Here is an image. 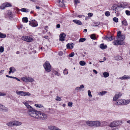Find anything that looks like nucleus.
<instances>
[{
  "instance_id": "nucleus-42",
  "label": "nucleus",
  "mask_w": 130,
  "mask_h": 130,
  "mask_svg": "<svg viewBox=\"0 0 130 130\" xmlns=\"http://www.w3.org/2000/svg\"><path fill=\"white\" fill-rule=\"evenodd\" d=\"M105 15L107 17H108L110 15V12L108 11H107L105 13Z\"/></svg>"
},
{
  "instance_id": "nucleus-5",
  "label": "nucleus",
  "mask_w": 130,
  "mask_h": 130,
  "mask_svg": "<svg viewBox=\"0 0 130 130\" xmlns=\"http://www.w3.org/2000/svg\"><path fill=\"white\" fill-rule=\"evenodd\" d=\"M21 79L26 83L31 82L34 81L33 78L28 76H25L22 77Z\"/></svg>"
},
{
  "instance_id": "nucleus-34",
  "label": "nucleus",
  "mask_w": 130,
  "mask_h": 130,
  "mask_svg": "<svg viewBox=\"0 0 130 130\" xmlns=\"http://www.w3.org/2000/svg\"><path fill=\"white\" fill-rule=\"evenodd\" d=\"M90 38L92 39L95 40L96 39L95 36L94 34H91L90 35Z\"/></svg>"
},
{
  "instance_id": "nucleus-6",
  "label": "nucleus",
  "mask_w": 130,
  "mask_h": 130,
  "mask_svg": "<svg viewBox=\"0 0 130 130\" xmlns=\"http://www.w3.org/2000/svg\"><path fill=\"white\" fill-rule=\"evenodd\" d=\"M44 67L46 71L49 72L51 71V66L48 62H45V64L44 65Z\"/></svg>"
},
{
  "instance_id": "nucleus-62",
  "label": "nucleus",
  "mask_w": 130,
  "mask_h": 130,
  "mask_svg": "<svg viewBox=\"0 0 130 130\" xmlns=\"http://www.w3.org/2000/svg\"><path fill=\"white\" fill-rule=\"evenodd\" d=\"M6 76L7 77H9V78H13V76H9L8 75H6Z\"/></svg>"
},
{
  "instance_id": "nucleus-28",
  "label": "nucleus",
  "mask_w": 130,
  "mask_h": 130,
  "mask_svg": "<svg viewBox=\"0 0 130 130\" xmlns=\"http://www.w3.org/2000/svg\"><path fill=\"white\" fill-rule=\"evenodd\" d=\"M35 106L39 108H44V106L41 104H35Z\"/></svg>"
},
{
  "instance_id": "nucleus-48",
  "label": "nucleus",
  "mask_w": 130,
  "mask_h": 130,
  "mask_svg": "<svg viewBox=\"0 0 130 130\" xmlns=\"http://www.w3.org/2000/svg\"><path fill=\"white\" fill-rule=\"evenodd\" d=\"M63 73L64 74H68V72L67 71V69H65L63 71Z\"/></svg>"
},
{
  "instance_id": "nucleus-47",
  "label": "nucleus",
  "mask_w": 130,
  "mask_h": 130,
  "mask_svg": "<svg viewBox=\"0 0 130 130\" xmlns=\"http://www.w3.org/2000/svg\"><path fill=\"white\" fill-rule=\"evenodd\" d=\"M86 40V39L85 38H81L79 39V41L80 42H83Z\"/></svg>"
},
{
  "instance_id": "nucleus-30",
  "label": "nucleus",
  "mask_w": 130,
  "mask_h": 130,
  "mask_svg": "<svg viewBox=\"0 0 130 130\" xmlns=\"http://www.w3.org/2000/svg\"><path fill=\"white\" fill-rule=\"evenodd\" d=\"M103 75L104 77L106 78L108 77L109 75V73L107 72H105L103 73Z\"/></svg>"
},
{
  "instance_id": "nucleus-19",
  "label": "nucleus",
  "mask_w": 130,
  "mask_h": 130,
  "mask_svg": "<svg viewBox=\"0 0 130 130\" xmlns=\"http://www.w3.org/2000/svg\"><path fill=\"white\" fill-rule=\"evenodd\" d=\"M84 86L83 85H81L80 87H77L75 89V90L77 91H80L83 88Z\"/></svg>"
},
{
  "instance_id": "nucleus-25",
  "label": "nucleus",
  "mask_w": 130,
  "mask_h": 130,
  "mask_svg": "<svg viewBox=\"0 0 130 130\" xmlns=\"http://www.w3.org/2000/svg\"><path fill=\"white\" fill-rule=\"evenodd\" d=\"M67 48L68 49H72L73 47V44H72L68 43L67 45Z\"/></svg>"
},
{
  "instance_id": "nucleus-40",
  "label": "nucleus",
  "mask_w": 130,
  "mask_h": 130,
  "mask_svg": "<svg viewBox=\"0 0 130 130\" xmlns=\"http://www.w3.org/2000/svg\"><path fill=\"white\" fill-rule=\"evenodd\" d=\"M106 93H107V92H106V91H102L99 93L98 94L99 95H100L102 96V95H103L105 94Z\"/></svg>"
},
{
  "instance_id": "nucleus-53",
  "label": "nucleus",
  "mask_w": 130,
  "mask_h": 130,
  "mask_svg": "<svg viewBox=\"0 0 130 130\" xmlns=\"http://www.w3.org/2000/svg\"><path fill=\"white\" fill-rule=\"evenodd\" d=\"M125 13L127 15H130V11L128 10H126L125 11Z\"/></svg>"
},
{
  "instance_id": "nucleus-50",
  "label": "nucleus",
  "mask_w": 130,
  "mask_h": 130,
  "mask_svg": "<svg viewBox=\"0 0 130 130\" xmlns=\"http://www.w3.org/2000/svg\"><path fill=\"white\" fill-rule=\"evenodd\" d=\"M4 51V47L2 46H0V52L3 53Z\"/></svg>"
},
{
  "instance_id": "nucleus-39",
  "label": "nucleus",
  "mask_w": 130,
  "mask_h": 130,
  "mask_svg": "<svg viewBox=\"0 0 130 130\" xmlns=\"http://www.w3.org/2000/svg\"><path fill=\"white\" fill-rule=\"evenodd\" d=\"M115 13H116V16L118 17L120 15L119 10L118 9L117 10H115Z\"/></svg>"
},
{
  "instance_id": "nucleus-29",
  "label": "nucleus",
  "mask_w": 130,
  "mask_h": 130,
  "mask_svg": "<svg viewBox=\"0 0 130 130\" xmlns=\"http://www.w3.org/2000/svg\"><path fill=\"white\" fill-rule=\"evenodd\" d=\"M100 48L102 49L106 48L107 47V46L106 45H104V44H101L100 45Z\"/></svg>"
},
{
  "instance_id": "nucleus-12",
  "label": "nucleus",
  "mask_w": 130,
  "mask_h": 130,
  "mask_svg": "<svg viewBox=\"0 0 130 130\" xmlns=\"http://www.w3.org/2000/svg\"><path fill=\"white\" fill-rule=\"evenodd\" d=\"M0 110L2 111H6L8 110V109L4 106L0 104Z\"/></svg>"
},
{
  "instance_id": "nucleus-49",
  "label": "nucleus",
  "mask_w": 130,
  "mask_h": 130,
  "mask_svg": "<svg viewBox=\"0 0 130 130\" xmlns=\"http://www.w3.org/2000/svg\"><path fill=\"white\" fill-rule=\"evenodd\" d=\"M113 20L115 22L117 23L118 22V19L116 17H114L113 18Z\"/></svg>"
},
{
  "instance_id": "nucleus-3",
  "label": "nucleus",
  "mask_w": 130,
  "mask_h": 130,
  "mask_svg": "<svg viewBox=\"0 0 130 130\" xmlns=\"http://www.w3.org/2000/svg\"><path fill=\"white\" fill-rule=\"evenodd\" d=\"M16 93L18 95L21 96H30L31 94L28 92H25L22 91H19L17 90L16 91Z\"/></svg>"
},
{
  "instance_id": "nucleus-44",
  "label": "nucleus",
  "mask_w": 130,
  "mask_h": 130,
  "mask_svg": "<svg viewBox=\"0 0 130 130\" xmlns=\"http://www.w3.org/2000/svg\"><path fill=\"white\" fill-rule=\"evenodd\" d=\"M5 7L6 6L5 3L3 4L0 6L1 9H4Z\"/></svg>"
},
{
  "instance_id": "nucleus-18",
  "label": "nucleus",
  "mask_w": 130,
  "mask_h": 130,
  "mask_svg": "<svg viewBox=\"0 0 130 130\" xmlns=\"http://www.w3.org/2000/svg\"><path fill=\"white\" fill-rule=\"evenodd\" d=\"M9 74H10L11 73H13L16 71V70L15 68L13 67H11L9 68Z\"/></svg>"
},
{
  "instance_id": "nucleus-31",
  "label": "nucleus",
  "mask_w": 130,
  "mask_h": 130,
  "mask_svg": "<svg viewBox=\"0 0 130 130\" xmlns=\"http://www.w3.org/2000/svg\"><path fill=\"white\" fill-rule=\"evenodd\" d=\"M79 63L81 66H84L86 64L85 62L84 61H80L79 62Z\"/></svg>"
},
{
  "instance_id": "nucleus-33",
  "label": "nucleus",
  "mask_w": 130,
  "mask_h": 130,
  "mask_svg": "<svg viewBox=\"0 0 130 130\" xmlns=\"http://www.w3.org/2000/svg\"><path fill=\"white\" fill-rule=\"evenodd\" d=\"M21 11L23 12H28L29 10L27 9L26 8H22L20 10Z\"/></svg>"
},
{
  "instance_id": "nucleus-24",
  "label": "nucleus",
  "mask_w": 130,
  "mask_h": 130,
  "mask_svg": "<svg viewBox=\"0 0 130 130\" xmlns=\"http://www.w3.org/2000/svg\"><path fill=\"white\" fill-rule=\"evenodd\" d=\"M58 4L60 6H63L64 5L63 0H59Z\"/></svg>"
},
{
  "instance_id": "nucleus-46",
  "label": "nucleus",
  "mask_w": 130,
  "mask_h": 130,
  "mask_svg": "<svg viewBox=\"0 0 130 130\" xmlns=\"http://www.w3.org/2000/svg\"><path fill=\"white\" fill-rule=\"evenodd\" d=\"M74 2L75 4L77 5L80 3V0H74Z\"/></svg>"
},
{
  "instance_id": "nucleus-56",
  "label": "nucleus",
  "mask_w": 130,
  "mask_h": 130,
  "mask_svg": "<svg viewBox=\"0 0 130 130\" xmlns=\"http://www.w3.org/2000/svg\"><path fill=\"white\" fill-rule=\"evenodd\" d=\"M95 24V25H94L95 26H96L98 25H99L100 24V22H95L94 23Z\"/></svg>"
},
{
  "instance_id": "nucleus-2",
  "label": "nucleus",
  "mask_w": 130,
  "mask_h": 130,
  "mask_svg": "<svg viewBox=\"0 0 130 130\" xmlns=\"http://www.w3.org/2000/svg\"><path fill=\"white\" fill-rule=\"evenodd\" d=\"M37 119L41 120L46 119L47 118V115L45 113L38 111Z\"/></svg>"
},
{
  "instance_id": "nucleus-43",
  "label": "nucleus",
  "mask_w": 130,
  "mask_h": 130,
  "mask_svg": "<svg viewBox=\"0 0 130 130\" xmlns=\"http://www.w3.org/2000/svg\"><path fill=\"white\" fill-rule=\"evenodd\" d=\"M88 93L89 97L90 98L92 97V95L91 94V91L90 90H88Z\"/></svg>"
},
{
  "instance_id": "nucleus-61",
  "label": "nucleus",
  "mask_w": 130,
  "mask_h": 130,
  "mask_svg": "<svg viewBox=\"0 0 130 130\" xmlns=\"http://www.w3.org/2000/svg\"><path fill=\"white\" fill-rule=\"evenodd\" d=\"M4 70H1L0 72V75H2V74L4 73Z\"/></svg>"
},
{
  "instance_id": "nucleus-21",
  "label": "nucleus",
  "mask_w": 130,
  "mask_h": 130,
  "mask_svg": "<svg viewBox=\"0 0 130 130\" xmlns=\"http://www.w3.org/2000/svg\"><path fill=\"white\" fill-rule=\"evenodd\" d=\"M73 22L76 24L80 25H82L83 24L79 20H73Z\"/></svg>"
},
{
  "instance_id": "nucleus-32",
  "label": "nucleus",
  "mask_w": 130,
  "mask_h": 130,
  "mask_svg": "<svg viewBox=\"0 0 130 130\" xmlns=\"http://www.w3.org/2000/svg\"><path fill=\"white\" fill-rule=\"evenodd\" d=\"M23 21L26 23H27L28 21V18L27 17H24L22 18Z\"/></svg>"
},
{
  "instance_id": "nucleus-55",
  "label": "nucleus",
  "mask_w": 130,
  "mask_h": 130,
  "mask_svg": "<svg viewBox=\"0 0 130 130\" xmlns=\"http://www.w3.org/2000/svg\"><path fill=\"white\" fill-rule=\"evenodd\" d=\"M73 103L72 102H69L68 103V106L70 107H72V106Z\"/></svg>"
},
{
  "instance_id": "nucleus-10",
  "label": "nucleus",
  "mask_w": 130,
  "mask_h": 130,
  "mask_svg": "<svg viewBox=\"0 0 130 130\" xmlns=\"http://www.w3.org/2000/svg\"><path fill=\"white\" fill-rule=\"evenodd\" d=\"M101 123L100 121L98 120L93 121V126H94L97 127L100 126Z\"/></svg>"
},
{
  "instance_id": "nucleus-52",
  "label": "nucleus",
  "mask_w": 130,
  "mask_h": 130,
  "mask_svg": "<svg viewBox=\"0 0 130 130\" xmlns=\"http://www.w3.org/2000/svg\"><path fill=\"white\" fill-rule=\"evenodd\" d=\"M56 100L57 101H60L61 100V98L58 96H57Z\"/></svg>"
},
{
  "instance_id": "nucleus-23",
  "label": "nucleus",
  "mask_w": 130,
  "mask_h": 130,
  "mask_svg": "<svg viewBox=\"0 0 130 130\" xmlns=\"http://www.w3.org/2000/svg\"><path fill=\"white\" fill-rule=\"evenodd\" d=\"M23 103L25 105L26 107L28 109V110L32 107L31 106L28 105V103L26 102H23Z\"/></svg>"
},
{
  "instance_id": "nucleus-15",
  "label": "nucleus",
  "mask_w": 130,
  "mask_h": 130,
  "mask_svg": "<svg viewBox=\"0 0 130 130\" xmlns=\"http://www.w3.org/2000/svg\"><path fill=\"white\" fill-rule=\"evenodd\" d=\"M124 100H119L117 101L116 103V105H123V103L124 101Z\"/></svg>"
},
{
  "instance_id": "nucleus-45",
  "label": "nucleus",
  "mask_w": 130,
  "mask_h": 130,
  "mask_svg": "<svg viewBox=\"0 0 130 130\" xmlns=\"http://www.w3.org/2000/svg\"><path fill=\"white\" fill-rule=\"evenodd\" d=\"M7 14L9 15V17H12V13L11 11H8Z\"/></svg>"
},
{
  "instance_id": "nucleus-51",
  "label": "nucleus",
  "mask_w": 130,
  "mask_h": 130,
  "mask_svg": "<svg viewBox=\"0 0 130 130\" xmlns=\"http://www.w3.org/2000/svg\"><path fill=\"white\" fill-rule=\"evenodd\" d=\"M6 93L0 92V96H5L6 95Z\"/></svg>"
},
{
  "instance_id": "nucleus-11",
  "label": "nucleus",
  "mask_w": 130,
  "mask_h": 130,
  "mask_svg": "<svg viewBox=\"0 0 130 130\" xmlns=\"http://www.w3.org/2000/svg\"><path fill=\"white\" fill-rule=\"evenodd\" d=\"M66 36V35L64 33H62L60 34L59 35V40L61 41H64Z\"/></svg>"
},
{
  "instance_id": "nucleus-20",
  "label": "nucleus",
  "mask_w": 130,
  "mask_h": 130,
  "mask_svg": "<svg viewBox=\"0 0 130 130\" xmlns=\"http://www.w3.org/2000/svg\"><path fill=\"white\" fill-rule=\"evenodd\" d=\"M117 125L116 121H113L110 123L109 126L110 127H113L117 126Z\"/></svg>"
},
{
  "instance_id": "nucleus-60",
  "label": "nucleus",
  "mask_w": 130,
  "mask_h": 130,
  "mask_svg": "<svg viewBox=\"0 0 130 130\" xmlns=\"http://www.w3.org/2000/svg\"><path fill=\"white\" fill-rule=\"evenodd\" d=\"M63 54V53L62 51L60 52L59 53V55L60 56H61Z\"/></svg>"
},
{
  "instance_id": "nucleus-54",
  "label": "nucleus",
  "mask_w": 130,
  "mask_h": 130,
  "mask_svg": "<svg viewBox=\"0 0 130 130\" xmlns=\"http://www.w3.org/2000/svg\"><path fill=\"white\" fill-rule=\"evenodd\" d=\"M74 55V52H72L71 54L69 55V56L70 57H73Z\"/></svg>"
},
{
  "instance_id": "nucleus-17",
  "label": "nucleus",
  "mask_w": 130,
  "mask_h": 130,
  "mask_svg": "<svg viewBox=\"0 0 130 130\" xmlns=\"http://www.w3.org/2000/svg\"><path fill=\"white\" fill-rule=\"evenodd\" d=\"M14 121V126H18L21 125L22 124V122L16 121Z\"/></svg>"
},
{
  "instance_id": "nucleus-37",
  "label": "nucleus",
  "mask_w": 130,
  "mask_h": 130,
  "mask_svg": "<svg viewBox=\"0 0 130 130\" xmlns=\"http://www.w3.org/2000/svg\"><path fill=\"white\" fill-rule=\"evenodd\" d=\"M6 7H11L12 6V5L10 3H5Z\"/></svg>"
},
{
  "instance_id": "nucleus-13",
  "label": "nucleus",
  "mask_w": 130,
  "mask_h": 130,
  "mask_svg": "<svg viewBox=\"0 0 130 130\" xmlns=\"http://www.w3.org/2000/svg\"><path fill=\"white\" fill-rule=\"evenodd\" d=\"M86 123L87 125L89 126L90 127L93 126V121L88 120L86 121Z\"/></svg>"
},
{
  "instance_id": "nucleus-22",
  "label": "nucleus",
  "mask_w": 130,
  "mask_h": 130,
  "mask_svg": "<svg viewBox=\"0 0 130 130\" xmlns=\"http://www.w3.org/2000/svg\"><path fill=\"white\" fill-rule=\"evenodd\" d=\"M6 125L9 126H14V121H11L8 122L6 123Z\"/></svg>"
},
{
  "instance_id": "nucleus-57",
  "label": "nucleus",
  "mask_w": 130,
  "mask_h": 130,
  "mask_svg": "<svg viewBox=\"0 0 130 130\" xmlns=\"http://www.w3.org/2000/svg\"><path fill=\"white\" fill-rule=\"evenodd\" d=\"M93 15V14L92 13H88V15L90 17H92Z\"/></svg>"
},
{
  "instance_id": "nucleus-27",
  "label": "nucleus",
  "mask_w": 130,
  "mask_h": 130,
  "mask_svg": "<svg viewBox=\"0 0 130 130\" xmlns=\"http://www.w3.org/2000/svg\"><path fill=\"white\" fill-rule=\"evenodd\" d=\"M122 25L124 26H126L128 25L127 22L126 20H124L122 21Z\"/></svg>"
},
{
  "instance_id": "nucleus-16",
  "label": "nucleus",
  "mask_w": 130,
  "mask_h": 130,
  "mask_svg": "<svg viewBox=\"0 0 130 130\" xmlns=\"http://www.w3.org/2000/svg\"><path fill=\"white\" fill-rule=\"evenodd\" d=\"M122 95V94L120 93L118 94H116L113 98V100L115 101H116L118 99L119 97L121 96Z\"/></svg>"
},
{
  "instance_id": "nucleus-58",
  "label": "nucleus",
  "mask_w": 130,
  "mask_h": 130,
  "mask_svg": "<svg viewBox=\"0 0 130 130\" xmlns=\"http://www.w3.org/2000/svg\"><path fill=\"white\" fill-rule=\"evenodd\" d=\"M54 74L55 75H56L58 76H59L58 73L56 71H55L54 72Z\"/></svg>"
},
{
  "instance_id": "nucleus-59",
  "label": "nucleus",
  "mask_w": 130,
  "mask_h": 130,
  "mask_svg": "<svg viewBox=\"0 0 130 130\" xmlns=\"http://www.w3.org/2000/svg\"><path fill=\"white\" fill-rule=\"evenodd\" d=\"M13 78L15 79H16L18 81H19V82L20 81V79H19L18 78H17L16 77L13 76Z\"/></svg>"
},
{
  "instance_id": "nucleus-4",
  "label": "nucleus",
  "mask_w": 130,
  "mask_h": 130,
  "mask_svg": "<svg viewBox=\"0 0 130 130\" xmlns=\"http://www.w3.org/2000/svg\"><path fill=\"white\" fill-rule=\"evenodd\" d=\"M117 39L119 40L120 41L124 42L123 41L125 38V36L124 35L121 34V32L120 31H119L117 32Z\"/></svg>"
},
{
  "instance_id": "nucleus-64",
  "label": "nucleus",
  "mask_w": 130,
  "mask_h": 130,
  "mask_svg": "<svg viewBox=\"0 0 130 130\" xmlns=\"http://www.w3.org/2000/svg\"><path fill=\"white\" fill-rule=\"evenodd\" d=\"M36 9H40V7H39V6H36Z\"/></svg>"
},
{
  "instance_id": "nucleus-7",
  "label": "nucleus",
  "mask_w": 130,
  "mask_h": 130,
  "mask_svg": "<svg viewBox=\"0 0 130 130\" xmlns=\"http://www.w3.org/2000/svg\"><path fill=\"white\" fill-rule=\"evenodd\" d=\"M22 39L23 40L28 42H31L33 41V39L29 36H24L22 37Z\"/></svg>"
},
{
  "instance_id": "nucleus-36",
  "label": "nucleus",
  "mask_w": 130,
  "mask_h": 130,
  "mask_svg": "<svg viewBox=\"0 0 130 130\" xmlns=\"http://www.w3.org/2000/svg\"><path fill=\"white\" fill-rule=\"evenodd\" d=\"M119 8L118 7H117L115 6H113L112 7V9L113 10H118Z\"/></svg>"
},
{
  "instance_id": "nucleus-38",
  "label": "nucleus",
  "mask_w": 130,
  "mask_h": 130,
  "mask_svg": "<svg viewBox=\"0 0 130 130\" xmlns=\"http://www.w3.org/2000/svg\"><path fill=\"white\" fill-rule=\"evenodd\" d=\"M115 121L116 122V124H117V126H118L119 125L121 124L122 123V121L121 120H119Z\"/></svg>"
},
{
  "instance_id": "nucleus-26",
  "label": "nucleus",
  "mask_w": 130,
  "mask_h": 130,
  "mask_svg": "<svg viewBox=\"0 0 130 130\" xmlns=\"http://www.w3.org/2000/svg\"><path fill=\"white\" fill-rule=\"evenodd\" d=\"M123 102V105H126L128 104L130 102V100H124Z\"/></svg>"
},
{
  "instance_id": "nucleus-41",
  "label": "nucleus",
  "mask_w": 130,
  "mask_h": 130,
  "mask_svg": "<svg viewBox=\"0 0 130 130\" xmlns=\"http://www.w3.org/2000/svg\"><path fill=\"white\" fill-rule=\"evenodd\" d=\"M6 35L0 32V38H4L6 37Z\"/></svg>"
},
{
  "instance_id": "nucleus-1",
  "label": "nucleus",
  "mask_w": 130,
  "mask_h": 130,
  "mask_svg": "<svg viewBox=\"0 0 130 130\" xmlns=\"http://www.w3.org/2000/svg\"><path fill=\"white\" fill-rule=\"evenodd\" d=\"M38 111L35 110L32 107L28 110L27 113L30 116L37 119Z\"/></svg>"
},
{
  "instance_id": "nucleus-35",
  "label": "nucleus",
  "mask_w": 130,
  "mask_h": 130,
  "mask_svg": "<svg viewBox=\"0 0 130 130\" xmlns=\"http://www.w3.org/2000/svg\"><path fill=\"white\" fill-rule=\"evenodd\" d=\"M106 39L107 41H110L113 40L112 37V36H111L109 37H106Z\"/></svg>"
},
{
  "instance_id": "nucleus-14",
  "label": "nucleus",
  "mask_w": 130,
  "mask_h": 130,
  "mask_svg": "<svg viewBox=\"0 0 130 130\" xmlns=\"http://www.w3.org/2000/svg\"><path fill=\"white\" fill-rule=\"evenodd\" d=\"M121 80L128 79H130V75H125L119 78Z\"/></svg>"
},
{
  "instance_id": "nucleus-63",
  "label": "nucleus",
  "mask_w": 130,
  "mask_h": 130,
  "mask_svg": "<svg viewBox=\"0 0 130 130\" xmlns=\"http://www.w3.org/2000/svg\"><path fill=\"white\" fill-rule=\"evenodd\" d=\"M93 72L96 74L97 73H98V72H97L95 70H93Z\"/></svg>"
},
{
  "instance_id": "nucleus-8",
  "label": "nucleus",
  "mask_w": 130,
  "mask_h": 130,
  "mask_svg": "<svg viewBox=\"0 0 130 130\" xmlns=\"http://www.w3.org/2000/svg\"><path fill=\"white\" fill-rule=\"evenodd\" d=\"M29 22L30 23H29V24L32 27H35L38 26L37 22L35 20H32L31 21H30Z\"/></svg>"
},
{
  "instance_id": "nucleus-9",
  "label": "nucleus",
  "mask_w": 130,
  "mask_h": 130,
  "mask_svg": "<svg viewBox=\"0 0 130 130\" xmlns=\"http://www.w3.org/2000/svg\"><path fill=\"white\" fill-rule=\"evenodd\" d=\"M113 44L115 45H122L124 44V42L120 41L119 40L117 39L113 41Z\"/></svg>"
}]
</instances>
